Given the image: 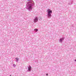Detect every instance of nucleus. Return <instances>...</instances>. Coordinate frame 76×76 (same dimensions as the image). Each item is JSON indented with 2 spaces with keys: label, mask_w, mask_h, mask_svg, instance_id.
<instances>
[{
  "label": "nucleus",
  "mask_w": 76,
  "mask_h": 76,
  "mask_svg": "<svg viewBox=\"0 0 76 76\" xmlns=\"http://www.w3.org/2000/svg\"><path fill=\"white\" fill-rule=\"evenodd\" d=\"M48 17L49 18H51V14L52 13V10H50V9H48Z\"/></svg>",
  "instance_id": "nucleus-1"
},
{
  "label": "nucleus",
  "mask_w": 76,
  "mask_h": 76,
  "mask_svg": "<svg viewBox=\"0 0 76 76\" xmlns=\"http://www.w3.org/2000/svg\"><path fill=\"white\" fill-rule=\"evenodd\" d=\"M38 20V18L37 17H35L34 19V22L35 23L37 22Z\"/></svg>",
  "instance_id": "nucleus-2"
},
{
  "label": "nucleus",
  "mask_w": 76,
  "mask_h": 76,
  "mask_svg": "<svg viewBox=\"0 0 76 76\" xmlns=\"http://www.w3.org/2000/svg\"><path fill=\"white\" fill-rule=\"evenodd\" d=\"M31 68H32V67H31V66H29L28 68V70H29V71H31Z\"/></svg>",
  "instance_id": "nucleus-3"
},
{
  "label": "nucleus",
  "mask_w": 76,
  "mask_h": 76,
  "mask_svg": "<svg viewBox=\"0 0 76 76\" xmlns=\"http://www.w3.org/2000/svg\"><path fill=\"white\" fill-rule=\"evenodd\" d=\"M15 59H16V61H19V58H15Z\"/></svg>",
  "instance_id": "nucleus-4"
},
{
  "label": "nucleus",
  "mask_w": 76,
  "mask_h": 76,
  "mask_svg": "<svg viewBox=\"0 0 76 76\" xmlns=\"http://www.w3.org/2000/svg\"><path fill=\"white\" fill-rule=\"evenodd\" d=\"M31 6H30L28 7V9H31Z\"/></svg>",
  "instance_id": "nucleus-5"
},
{
  "label": "nucleus",
  "mask_w": 76,
  "mask_h": 76,
  "mask_svg": "<svg viewBox=\"0 0 76 76\" xmlns=\"http://www.w3.org/2000/svg\"><path fill=\"white\" fill-rule=\"evenodd\" d=\"M34 31H38V29H35Z\"/></svg>",
  "instance_id": "nucleus-6"
},
{
  "label": "nucleus",
  "mask_w": 76,
  "mask_h": 76,
  "mask_svg": "<svg viewBox=\"0 0 76 76\" xmlns=\"http://www.w3.org/2000/svg\"><path fill=\"white\" fill-rule=\"evenodd\" d=\"M64 39V38H62L61 39H60L61 41H62V40H63Z\"/></svg>",
  "instance_id": "nucleus-7"
},
{
  "label": "nucleus",
  "mask_w": 76,
  "mask_h": 76,
  "mask_svg": "<svg viewBox=\"0 0 76 76\" xmlns=\"http://www.w3.org/2000/svg\"><path fill=\"white\" fill-rule=\"evenodd\" d=\"M13 66H14V67H15L16 66V65H15V64H13Z\"/></svg>",
  "instance_id": "nucleus-8"
},
{
  "label": "nucleus",
  "mask_w": 76,
  "mask_h": 76,
  "mask_svg": "<svg viewBox=\"0 0 76 76\" xmlns=\"http://www.w3.org/2000/svg\"><path fill=\"white\" fill-rule=\"evenodd\" d=\"M46 75H47V76H48V74H46Z\"/></svg>",
  "instance_id": "nucleus-9"
},
{
  "label": "nucleus",
  "mask_w": 76,
  "mask_h": 76,
  "mask_svg": "<svg viewBox=\"0 0 76 76\" xmlns=\"http://www.w3.org/2000/svg\"><path fill=\"white\" fill-rule=\"evenodd\" d=\"M30 0H28V1H29Z\"/></svg>",
  "instance_id": "nucleus-10"
},
{
  "label": "nucleus",
  "mask_w": 76,
  "mask_h": 76,
  "mask_svg": "<svg viewBox=\"0 0 76 76\" xmlns=\"http://www.w3.org/2000/svg\"><path fill=\"white\" fill-rule=\"evenodd\" d=\"M76 61V60H75V61Z\"/></svg>",
  "instance_id": "nucleus-11"
},
{
  "label": "nucleus",
  "mask_w": 76,
  "mask_h": 76,
  "mask_svg": "<svg viewBox=\"0 0 76 76\" xmlns=\"http://www.w3.org/2000/svg\"><path fill=\"white\" fill-rule=\"evenodd\" d=\"M10 76H11V75H10Z\"/></svg>",
  "instance_id": "nucleus-12"
},
{
  "label": "nucleus",
  "mask_w": 76,
  "mask_h": 76,
  "mask_svg": "<svg viewBox=\"0 0 76 76\" xmlns=\"http://www.w3.org/2000/svg\"><path fill=\"white\" fill-rule=\"evenodd\" d=\"M39 18H40V17H39Z\"/></svg>",
  "instance_id": "nucleus-13"
}]
</instances>
